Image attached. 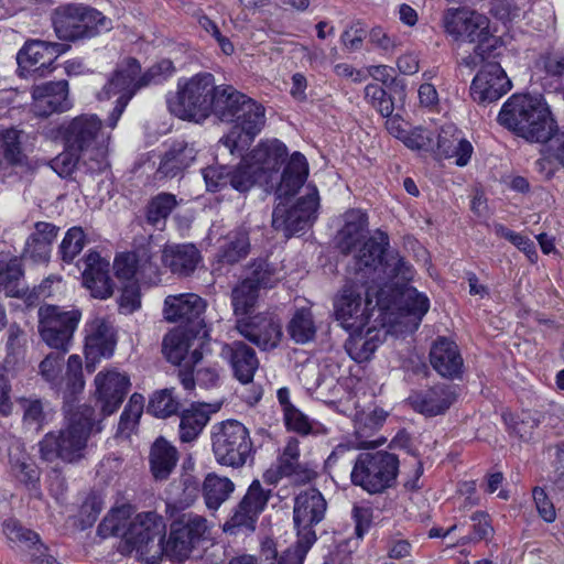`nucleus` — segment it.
Segmentation results:
<instances>
[{
    "label": "nucleus",
    "mask_w": 564,
    "mask_h": 564,
    "mask_svg": "<svg viewBox=\"0 0 564 564\" xmlns=\"http://www.w3.org/2000/svg\"><path fill=\"white\" fill-rule=\"evenodd\" d=\"M388 248V234L378 229L354 257L352 272L334 303L336 319L348 332L365 329L375 308L390 311L395 301L392 282L412 278L410 263Z\"/></svg>",
    "instance_id": "1"
},
{
    "label": "nucleus",
    "mask_w": 564,
    "mask_h": 564,
    "mask_svg": "<svg viewBox=\"0 0 564 564\" xmlns=\"http://www.w3.org/2000/svg\"><path fill=\"white\" fill-rule=\"evenodd\" d=\"M262 105L231 85H218L213 100V112L223 122L235 123L218 144L230 154H240L260 133L265 123Z\"/></svg>",
    "instance_id": "2"
},
{
    "label": "nucleus",
    "mask_w": 564,
    "mask_h": 564,
    "mask_svg": "<svg viewBox=\"0 0 564 564\" xmlns=\"http://www.w3.org/2000/svg\"><path fill=\"white\" fill-rule=\"evenodd\" d=\"M95 426L97 433L102 429L96 421L95 409L89 404L79 405L69 413L64 427L46 433L39 442L40 458L47 463L61 459L66 464H78L86 457Z\"/></svg>",
    "instance_id": "3"
},
{
    "label": "nucleus",
    "mask_w": 564,
    "mask_h": 564,
    "mask_svg": "<svg viewBox=\"0 0 564 564\" xmlns=\"http://www.w3.org/2000/svg\"><path fill=\"white\" fill-rule=\"evenodd\" d=\"M497 121L529 142H546L557 128L551 109L540 94H513L502 105Z\"/></svg>",
    "instance_id": "4"
},
{
    "label": "nucleus",
    "mask_w": 564,
    "mask_h": 564,
    "mask_svg": "<svg viewBox=\"0 0 564 564\" xmlns=\"http://www.w3.org/2000/svg\"><path fill=\"white\" fill-rule=\"evenodd\" d=\"M102 122L96 115H80L61 128V135L67 149L82 153L90 160L91 174L104 172L108 166V144L110 137L101 132Z\"/></svg>",
    "instance_id": "5"
},
{
    "label": "nucleus",
    "mask_w": 564,
    "mask_h": 564,
    "mask_svg": "<svg viewBox=\"0 0 564 564\" xmlns=\"http://www.w3.org/2000/svg\"><path fill=\"white\" fill-rule=\"evenodd\" d=\"M217 86L214 75L207 72L180 78L175 95L167 97L169 110L182 120L203 123L213 112Z\"/></svg>",
    "instance_id": "6"
},
{
    "label": "nucleus",
    "mask_w": 564,
    "mask_h": 564,
    "mask_svg": "<svg viewBox=\"0 0 564 564\" xmlns=\"http://www.w3.org/2000/svg\"><path fill=\"white\" fill-rule=\"evenodd\" d=\"M52 25L59 40L77 42L110 31L112 21L93 7L83 3H67L53 10Z\"/></svg>",
    "instance_id": "7"
},
{
    "label": "nucleus",
    "mask_w": 564,
    "mask_h": 564,
    "mask_svg": "<svg viewBox=\"0 0 564 564\" xmlns=\"http://www.w3.org/2000/svg\"><path fill=\"white\" fill-rule=\"evenodd\" d=\"M442 28L457 42L477 43L475 52L484 57L495 56L499 40L489 31V20L467 8H449L443 12Z\"/></svg>",
    "instance_id": "8"
},
{
    "label": "nucleus",
    "mask_w": 564,
    "mask_h": 564,
    "mask_svg": "<svg viewBox=\"0 0 564 564\" xmlns=\"http://www.w3.org/2000/svg\"><path fill=\"white\" fill-rule=\"evenodd\" d=\"M210 441L215 459L223 466L238 469L253 460L256 449L250 432L237 420L214 424Z\"/></svg>",
    "instance_id": "9"
},
{
    "label": "nucleus",
    "mask_w": 564,
    "mask_h": 564,
    "mask_svg": "<svg viewBox=\"0 0 564 564\" xmlns=\"http://www.w3.org/2000/svg\"><path fill=\"white\" fill-rule=\"evenodd\" d=\"M166 525L164 519L153 511L138 513L126 532V546L121 552H137L147 563L159 562L165 553Z\"/></svg>",
    "instance_id": "10"
},
{
    "label": "nucleus",
    "mask_w": 564,
    "mask_h": 564,
    "mask_svg": "<svg viewBox=\"0 0 564 564\" xmlns=\"http://www.w3.org/2000/svg\"><path fill=\"white\" fill-rule=\"evenodd\" d=\"M399 465L398 456L386 451L360 453L354 460L351 484L368 494H381L395 485Z\"/></svg>",
    "instance_id": "11"
},
{
    "label": "nucleus",
    "mask_w": 564,
    "mask_h": 564,
    "mask_svg": "<svg viewBox=\"0 0 564 564\" xmlns=\"http://www.w3.org/2000/svg\"><path fill=\"white\" fill-rule=\"evenodd\" d=\"M318 207V189L315 185L308 184L305 195L301 196L294 205L279 203L274 207L272 227L286 238L304 232L316 221Z\"/></svg>",
    "instance_id": "12"
},
{
    "label": "nucleus",
    "mask_w": 564,
    "mask_h": 564,
    "mask_svg": "<svg viewBox=\"0 0 564 564\" xmlns=\"http://www.w3.org/2000/svg\"><path fill=\"white\" fill-rule=\"evenodd\" d=\"M82 318L79 310H65L57 305L39 308V332L47 346L63 352L68 351L74 333Z\"/></svg>",
    "instance_id": "13"
},
{
    "label": "nucleus",
    "mask_w": 564,
    "mask_h": 564,
    "mask_svg": "<svg viewBox=\"0 0 564 564\" xmlns=\"http://www.w3.org/2000/svg\"><path fill=\"white\" fill-rule=\"evenodd\" d=\"M206 531L207 520L203 516L182 513L171 523L165 554L177 561L188 558L192 551L204 540Z\"/></svg>",
    "instance_id": "14"
},
{
    "label": "nucleus",
    "mask_w": 564,
    "mask_h": 564,
    "mask_svg": "<svg viewBox=\"0 0 564 564\" xmlns=\"http://www.w3.org/2000/svg\"><path fill=\"white\" fill-rule=\"evenodd\" d=\"M0 456L7 459L10 473L31 495L41 498L40 469L25 452L23 442L13 435H0Z\"/></svg>",
    "instance_id": "15"
},
{
    "label": "nucleus",
    "mask_w": 564,
    "mask_h": 564,
    "mask_svg": "<svg viewBox=\"0 0 564 564\" xmlns=\"http://www.w3.org/2000/svg\"><path fill=\"white\" fill-rule=\"evenodd\" d=\"M21 134L22 131L15 128L0 132V169L4 183L31 176L35 171L33 162L22 149Z\"/></svg>",
    "instance_id": "16"
},
{
    "label": "nucleus",
    "mask_w": 564,
    "mask_h": 564,
    "mask_svg": "<svg viewBox=\"0 0 564 564\" xmlns=\"http://www.w3.org/2000/svg\"><path fill=\"white\" fill-rule=\"evenodd\" d=\"M327 503L321 491L316 488L302 490L294 498L293 521L297 530V539L306 543L317 540L314 527L325 517Z\"/></svg>",
    "instance_id": "17"
},
{
    "label": "nucleus",
    "mask_w": 564,
    "mask_h": 564,
    "mask_svg": "<svg viewBox=\"0 0 564 564\" xmlns=\"http://www.w3.org/2000/svg\"><path fill=\"white\" fill-rule=\"evenodd\" d=\"M206 302L194 293L169 295L164 301V317L172 323H184L189 333L203 338L208 337V329L202 317Z\"/></svg>",
    "instance_id": "18"
},
{
    "label": "nucleus",
    "mask_w": 564,
    "mask_h": 564,
    "mask_svg": "<svg viewBox=\"0 0 564 564\" xmlns=\"http://www.w3.org/2000/svg\"><path fill=\"white\" fill-rule=\"evenodd\" d=\"M69 48L68 44L44 40H28L17 54L22 74L44 76L53 70L54 61Z\"/></svg>",
    "instance_id": "19"
},
{
    "label": "nucleus",
    "mask_w": 564,
    "mask_h": 564,
    "mask_svg": "<svg viewBox=\"0 0 564 564\" xmlns=\"http://www.w3.org/2000/svg\"><path fill=\"white\" fill-rule=\"evenodd\" d=\"M236 329L243 338L264 351L276 348L283 335L280 319L268 313L238 318Z\"/></svg>",
    "instance_id": "20"
},
{
    "label": "nucleus",
    "mask_w": 564,
    "mask_h": 564,
    "mask_svg": "<svg viewBox=\"0 0 564 564\" xmlns=\"http://www.w3.org/2000/svg\"><path fill=\"white\" fill-rule=\"evenodd\" d=\"M511 89V80L499 63L489 62L481 66L470 85V96L479 105L500 99Z\"/></svg>",
    "instance_id": "21"
},
{
    "label": "nucleus",
    "mask_w": 564,
    "mask_h": 564,
    "mask_svg": "<svg viewBox=\"0 0 564 564\" xmlns=\"http://www.w3.org/2000/svg\"><path fill=\"white\" fill-rule=\"evenodd\" d=\"M271 497V489H264L258 479L249 486L242 500L234 511L224 530L235 533L232 529L253 531L260 513L265 509Z\"/></svg>",
    "instance_id": "22"
},
{
    "label": "nucleus",
    "mask_w": 564,
    "mask_h": 564,
    "mask_svg": "<svg viewBox=\"0 0 564 564\" xmlns=\"http://www.w3.org/2000/svg\"><path fill=\"white\" fill-rule=\"evenodd\" d=\"M96 399L104 417L113 414L122 404L131 386L130 378L117 370L100 371L95 377Z\"/></svg>",
    "instance_id": "23"
},
{
    "label": "nucleus",
    "mask_w": 564,
    "mask_h": 564,
    "mask_svg": "<svg viewBox=\"0 0 564 564\" xmlns=\"http://www.w3.org/2000/svg\"><path fill=\"white\" fill-rule=\"evenodd\" d=\"M85 332L86 368L91 372L100 358H109L113 355L117 340L113 328L100 317L88 322Z\"/></svg>",
    "instance_id": "24"
},
{
    "label": "nucleus",
    "mask_w": 564,
    "mask_h": 564,
    "mask_svg": "<svg viewBox=\"0 0 564 564\" xmlns=\"http://www.w3.org/2000/svg\"><path fill=\"white\" fill-rule=\"evenodd\" d=\"M32 111L37 117H48L72 108L67 80L47 82L32 88Z\"/></svg>",
    "instance_id": "25"
},
{
    "label": "nucleus",
    "mask_w": 564,
    "mask_h": 564,
    "mask_svg": "<svg viewBox=\"0 0 564 564\" xmlns=\"http://www.w3.org/2000/svg\"><path fill=\"white\" fill-rule=\"evenodd\" d=\"M219 355L228 362L234 378L241 384H248L253 381L260 361L252 347L243 340H234L223 344Z\"/></svg>",
    "instance_id": "26"
},
{
    "label": "nucleus",
    "mask_w": 564,
    "mask_h": 564,
    "mask_svg": "<svg viewBox=\"0 0 564 564\" xmlns=\"http://www.w3.org/2000/svg\"><path fill=\"white\" fill-rule=\"evenodd\" d=\"M456 399V386L438 383L413 392L408 400L415 412L432 417L444 414Z\"/></svg>",
    "instance_id": "27"
},
{
    "label": "nucleus",
    "mask_w": 564,
    "mask_h": 564,
    "mask_svg": "<svg viewBox=\"0 0 564 564\" xmlns=\"http://www.w3.org/2000/svg\"><path fill=\"white\" fill-rule=\"evenodd\" d=\"M141 65L133 57L122 61L113 72L110 79L98 94L99 99H110L111 97H127V101L144 86L139 84Z\"/></svg>",
    "instance_id": "28"
},
{
    "label": "nucleus",
    "mask_w": 564,
    "mask_h": 564,
    "mask_svg": "<svg viewBox=\"0 0 564 564\" xmlns=\"http://www.w3.org/2000/svg\"><path fill=\"white\" fill-rule=\"evenodd\" d=\"M83 283L96 299H108L112 295L113 283L109 275L110 263L97 251L89 250L83 258Z\"/></svg>",
    "instance_id": "29"
},
{
    "label": "nucleus",
    "mask_w": 564,
    "mask_h": 564,
    "mask_svg": "<svg viewBox=\"0 0 564 564\" xmlns=\"http://www.w3.org/2000/svg\"><path fill=\"white\" fill-rule=\"evenodd\" d=\"M430 362L443 378L458 379L463 373L464 360L455 341L440 336L431 346Z\"/></svg>",
    "instance_id": "30"
},
{
    "label": "nucleus",
    "mask_w": 564,
    "mask_h": 564,
    "mask_svg": "<svg viewBox=\"0 0 564 564\" xmlns=\"http://www.w3.org/2000/svg\"><path fill=\"white\" fill-rule=\"evenodd\" d=\"M286 145L279 141L272 140L259 143L246 158L253 171L257 172L260 181H267L272 173L280 170L288 158Z\"/></svg>",
    "instance_id": "31"
},
{
    "label": "nucleus",
    "mask_w": 564,
    "mask_h": 564,
    "mask_svg": "<svg viewBox=\"0 0 564 564\" xmlns=\"http://www.w3.org/2000/svg\"><path fill=\"white\" fill-rule=\"evenodd\" d=\"M197 153L195 142L174 140L162 155L156 174L164 178L182 176L196 161Z\"/></svg>",
    "instance_id": "32"
},
{
    "label": "nucleus",
    "mask_w": 564,
    "mask_h": 564,
    "mask_svg": "<svg viewBox=\"0 0 564 564\" xmlns=\"http://www.w3.org/2000/svg\"><path fill=\"white\" fill-rule=\"evenodd\" d=\"M161 253L163 264L178 276H189L202 261L200 251L193 243L166 245Z\"/></svg>",
    "instance_id": "33"
},
{
    "label": "nucleus",
    "mask_w": 564,
    "mask_h": 564,
    "mask_svg": "<svg viewBox=\"0 0 564 564\" xmlns=\"http://www.w3.org/2000/svg\"><path fill=\"white\" fill-rule=\"evenodd\" d=\"M59 232V227L48 221H36L33 231L26 238L22 257L33 262L48 261L52 246Z\"/></svg>",
    "instance_id": "34"
},
{
    "label": "nucleus",
    "mask_w": 564,
    "mask_h": 564,
    "mask_svg": "<svg viewBox=\"0 0 564 564\" xmlns=\"http://www.w3.org/2000/svg\"><path fill=\"white\" fill-rule=\"evenodd\" d=\"M436 151L445 159H455V164L465 166L474 152L471 143L463 138L462 131L455 126L447 124L441 128L436 138Z\"/></svg>",
    "instance_id": "35"
},
{
    "label": "nucleus",
    "mask_w": 564,
    "mask_h": 564,
    "mask_svg": "<svg viewBox=\"0 0 564 564\" xmlns=\"http://www.w3.org/2000/svg\"><path fill=\"white\" fill-rule=\"evenodd\" d=\"M3 531L10 541L21 543L30 550L31 564H59L46 553L47 547L41 543L39 534L34 531L23 528L14 520L7 521Z\"/></svg>",
    "instance_id": "36"
},
{
    "label": "nucleus",
    "mask_w": 564,
    "mask_h": 564,
    "mask_svg": "<svg viewBox=\"0 0 564 564\" xmlns=\"http://www.w3.org/2000/svg\"><path fill=\"white\" fill-rule=\"evenodd\" d=\"M368 226L367 214L360 209H350L344 216V226L337 234V247L349 254L360 243Z\"/></svg>",
    "instance_id": "37"
},
{
    "label": "nucleus",
    "mask_w": 564,
    "mask_h": 564,
    "mask_svg": "<svg viewBox=\"0 0 564 564\" xmlns=\"http://www.w3.org/2000/svg\"><path fill=\"white\" fill-rule=\"evenodd\" d=\"M0 290L10 297H23L29 288L24 279L22 259L0 256Z\"/></svg>",
    "instance_id": "38"
},
{
    "label": "nucleus",
    "mask_w": 564,
    "mask_h": 564,
    "mask_svg": "<svg viewBox=\"0 0 564 564\" xmlns=\"http://www.w3.org/2000/svg\"><path fill=\"white\" fill-rule=\"evenodd\" d=\"M178 462V452L174 445L164 437H158L150 448V469L155 480H165L175 469Z\"/></svg>",
    "instance_id": "39"
},
{
    "label": "nucleus",
    "mask_w": 564,
    "mask_h": 564,
    "mask_svg": "<svg viewBox=\"0 0 564 564\" xmlns=\"http://www.w3.org/2000/svg\"><path fill=\"white\" fill-rule=\"evenodd\" d=\"M307 175L308 164L306 158L301 152H294L284 166L280 184L276 188V195L280 198L295 195L304 185Z\"/></svg>",
    "instance_id": "40"
},
{
    "label": "nucleus",
    "mask_w": 564,
    "mask_h": 564,
    "mask_svg": "<svg viewBox=\"0 0 564 564\" xmlns=\"http://www.w3.org/2000/svg\"><path fill=\"white\" fill-rule=\"evenodd\" d=\"M209 405L193 403L180 415L178 437L182 443H192L202 434L210 420Z\"/></svg>",
    "instance_id": "41"
},
{
    "label": "nucleus",
    "mask_w": 564,
    "mask_h": 564,
    "mask_svg": "<svg viewBox=\"0 0 564 564\" xmlns=\"http://www.w3.org/2000/svg\"><path fill=\"white\" fill-rule=\"evenodd\" d=\"M379 345L380 339L373 326L368 327L365 333L364 329L350 332L345 343V350L352 360L364 362L371 358Z\"/></svg>",
    "instance_id": "42"
},
{
    "label": "nucleus",
    "mask_w": 564,
    "mask_h": 564,
    "mask_svg": "<svg viewBox=\"0 0 564 564\" xmlns=\"http://www.w3.org/2000/svg\"><path fill=\"white\" fill-rule=\"evenodd\" d=\"M250 251V239L246 229H238L227 235L219 247L216 258L220 264L232 265L245 259Z\"/></svg>",
    "instance_id": "43"
},
{
    "label": "nucleus",
    "mask_w": 564,
    "mask_h": 564,
    "mask_svg": "<svg viewBox=\"0 0 564 564\" xmlns=\"http://www.w3.org/2000/svg\"><path fill=\"white\" fill-rule=\"evenodd\" d=\"M398 310L404 317H409L416 329L430 310V300L426 294L409 286L399 292Z\"/></svg>",
    "instance_id": "44"
},
{
    "label": "nucleus",
    "mask_w": 564,
    "mask_h": 564,
    "mask_svg": "<svg viewBox=\"0 0 564 564\" xmlns=\"http://www.w3.org/2000/svg\"><path fill=\"white\" fill-rule=\"evenodd\" d=\"M176 196L162 192L153 196L145 206V221L158 230H163L172 212L177 207Z\"/></svg>",
    "instance_id": "45"
},
{
    "label": "nucleus",
    "mask_w": 564,
    "mask_h": 564,
    "mask_svg": "<svg viewBox=\"0 0 564 564\" xmlns=\"http://www.w3.org/2000/svg\"><path fill=\"white\" fill-rule=\"evenodd\" d=\"M159 252L160 248L151 242L133 251L138 268V280L149 284L160 281Z\"/></svg>",
    "instance_id": "46"
},
{
    "label": "nucleus",
    "mask_w": 564,
    "mask_h": 564,
    "mask_svg": "<svg viewBox=\"0 0 564 564\" xmlns=\"http://www.w3.org/2000/svg\"><path fill=\"white\" fill-rule=\"evenodd\" d=\"M235 485L227 477L208 474L203 484V495L209 509H218L234 491Z\"/></svg>",
    "instance_id": "47"
},
{
    "label": "nucleus",
    "mask_w": 564,
    "mask_h": 564,
    "mask_svg": "<svg viewBox=\"0 0 564 564\" xmlns=\"http://www.w3.org/2000/svg\"><path fill=\"white\" fill-rule=\"evenodd\" d=\"M288 333L296 344H306L314 339L316 326L310 308H299L288 324Z\"/></svg>",
    "instance_id": "48"
},
{
    "label": "nucleus",
    "mask_w": 564,
    "mask_h": 564,
    "mask_svg": "<svg viewBox=\"0 0 564 564\" xmlns=\"http://www.w3.org/2000/svg\"><path fill=\"white\" fill-rule=\"evenodd\" d=\"M129 509L126 507L112 509L99 523L97 533L100 538L122 536V545L126 546V532L128 531Z\"/></svg>",
    "instance_id": "49"
},
{
    "label": "nucleus",
    "mask_w": 564,
    "mask_h": 564,
    "mask_svg": "<svg viewBox=\"0 0 564 564\" xmlns=\"http://www.w3.org/2000/svg\"><path fill=\"white\" fill-rule=\"evenodd\" d=\"M245 279L259 290L271 289L281 280V274L274 263L265 259H257L250 264Z\"/></svg>",
    "instance_id": "50"
},
{
    "label": "nucleus",
    "mask_w": 564,
    "mask_h": 564,
    "mask_svg": "<svg viewBox=\"0 0 564 564\" xmlns=\"http://www.w3.org/2000/svg\"><path fill=\"white\" fill-rule=\"evenodd\" d=\"M90 160H84L82 153L75 151L74 149H65L62 153L55 156L50 162V166L61 177L66 178L72 176V174L76 170H82L87 174H91L89 170Z\"/></svg>",
    "instance_id": "51"
},
{
    "label": "nucleus",
    "mask_w": 564,
    "mask_h": 564,
    "mask_svg": "<svg viewBox=\"0 0 564 564\" xmlns=\"http://www.w3.org/2000/svg\"><path fill=\"white\" fill-rule=\"evenodd\" d=\"M22 424L29 431L40 432L47 423V412L44 402L39 398H20Z\"/></svg>",
    "instance_id": "52"
},
{
    "label": "nucleus",
    "mask_w": 564,
    "mask_h": 564,
    "mask_svg": "<svg viewBox=\"0 0 564 564\" xmlns=\"http://www.w3.org/2000/svg\"><path fill=\"white\" fill-rule=\"evenodd\" d=\"M259 289L243 279L231 292V303L236 316H249L254 308Z\"/></svg>",
    "instance_id": "53"
},
{
    "label": "nucleus",
    "mask_w": 564,
    "mask_h": 564,
    "mask_svg": "<svg viewBox=\"0 0 564 564\" xmlns=\"http://www.w3.org/2000/svg\"><path fill=\"white\" fill-rule=\"evenodd\" d=\"M306 470L300 464V446L299 441L294 437L290 438L279 457L278 475L282 477H295L302 479V475Z\"/></svg>",
    "instance_id": "54"
},
{
    "label": "nucleus",
    "mask_w": 564,
    "mask_h": 564,
    "mask_svg": "<svg viewBox=\"0 0 564 564\" xmlns=\"http://www.w3.org/2000/svg\"><path fill=\"white\" fill-rule=\"evenodd\" d=\"M163 352L167 361L183 367L184 361L187 359V354L191 348L185 334L183 332H172L163 338Z\"/></svg>",
    "instance_id": "55"
},
{
    "label": "nucleus",
    "mask_w": 564,
    "mask_h": 564,
    "mask_svg": "<svg viewBox=\"0 0 564 564\" xmlns=\"http://www.w3.org/2000/svg\"><path fill=\"white\" fill-rule=\"evenodd\" d=\"M173 388H165L155 391L150 398L147 411L155 417L165 419L175 413L180 409V402L173 394Z\"/></svg>",
    "instance_id": "56"
},
{
    "label": "nucleus",
    "mask_w": 564,
    "mask_h": 564,
    "mask_svg": "<svg viewBox=\"0 0 564 564\" xmlns=\"http://www.w3.org/2000/svg\"><path fill=\"white\" fill-rule=\"evenodd\" d=\"M86 242V234L82 227L74 226L69 228L58 247V253L62 261L65 263H72L82 252Z\"/></svg>",
    "instance_id": "57"
},
{
    "label": "nucleus",
    "mask_w": 564,
    "mask_h": 564,
    "mask_svg": "<svg viewBox=\"0 0 564 564\" xmlns=\"http://www.w3.org/2000/svg\"><path fill=\"white\" fill-rule=\"evenodd\" d=\"M258 182L261 181L246 158L238 165L229 166V186L232 189L239 193H247Z\"/></svg>",
    "instance_id": "58"
},
{
    "label": "nucleus",
    "mask_w": 564,
    "mask_h": 564,
    "mask_svg": "<svg viewBox=\"0 0 564 564\" xmlns=\"http://www.w3.org/2000/svg\"><path fill=\"white\" fill-rule=\"evenodd\" d=\"M65 352L57 350L48 354L40 364L42 378L54 389H61L64 382L63 367Z\"/></svg>",
    "instance_id": "59"
},
{
    "label": "nucleus",
    "mask_w": 564,
    "mask_h": 564,
    "mask_svg": "<svg viewBox=\"0 0 564 564\" xmlns=\"http://www.w3.org/2000/svg\"><path fill=\"white\" fill-rule=\"evenodd\" d=\"M503 421L508 427L509 433L523 441L531 438L534 429L539 424V421L530 412H522L519 415L505 413Z\"/></svg>",
    "instance_id": "60"
},
{
    "label": "nucleus",
    "mask_w": 564,
    "mask_h": 564,
    "mask_svg": "<svg viewBox=\"0 0 564 564\" xmlns=\"http://www.w3.org/2000/svg\"><path fill=\"white\" fill-rule=\"evenodd\" d=\"M473 522L471 534L462 536L458 541V545H466L469 543H476L482 540H488L494 535V527L491 524L490 516L484 511H476L470 516Z\"/></svg>",
    "instance_id": "61"
},
{
    "label": "nucleus",
    "mask_w": 564,
    "mask_h": 564,
    "mask_svg": "<svg viewBox=\"0 0 564 564\" xmlns=\"http://www.w3.org/2000/svg\"><path fill=\"white\" fill-rule=\"evenodd\" d=\"M365 98L382 117H389L393 113V98L379 84H368L365 87Z\"/></svg>",
    "instance_id": "62"
},
{
    "label": "nucleus",
    "mask_w": 564,
    "mask_h": 564,
    "mask_svg": "<svg viewBox=\"0 0 564 564\" xmlns=\"http://www.w3.org/2000/svg\"><path fill=\"white\" fill-rule=\"evenodd\" d=\"M64 381L66 383V392L69 397H74L84 390L83 364L78 355L69 356Z\"/></svg>",
    "instance_id": "63"
},
{
    "label": "nucleus",
    "mask_w": 564,
    "mask_h": 564,
    "mask_svg": "<svg viewBox=\"0 0 564 564\" xmlns=\"http://www.w3.org/2000/svg\"><path fill=\"white\" fill-rule=\"evenodd\" d=\"M536 67L545 73L546 76L561 79L564 77V53L561 51H550L540 55L536 61Z\"/></svg>",
    "instance_id": "64"
}]
</instances>
